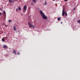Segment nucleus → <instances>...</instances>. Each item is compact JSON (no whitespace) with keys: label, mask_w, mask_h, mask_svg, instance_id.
<instances>
[{"label":"nucleus","mask_w":80,"mask_h":80,"mask_svg":"<svg viewBox=\"0 0 80 80\" xmlns=\"http://www.w3.org/2000/svg\"><path fill=\"white\" fill-rule=\"evenodd\" d=\"M65 2H67V1H68V0H64Z\"/></svg>","instance_id":"obj_20"},{"label":"nucleus","mask_w":80,"mask_h":80,"mask_svg":"<svg viewBox=\"0 0 80 80\" xmlns=\"http://www.w3.org/2000/svg\"><path fill=\"white\" fill-rule=\"evenodd\" d=\"M20 53L19 52H18V55H20Z\"/></svg>","instance_id":"obj_17"},{"label":"nucleus","mask_w":80,"mask_h":80,"mask_svg":"<svg viewBox=\"0 0 80 80\" xmlns=\"http://www.w3.org/2000/svg\"><path fill=\"white\" fill-rule=\"evenodd\" d=\"M16 12H17V11H18V9L17 8L16 9Z\"/></svg>","instance_id":"obj_18"},{"label":"nucleus","mask_w":80,"mask_h":80,"mask_svg":"<svg viewBox=\"0 0 80 80\" xmlns=\"http://www.w3.org/2000/svg\"><path fill=\"white\" fill-rule=\"evenodd\" d=\"M18 32H19V30H18Z\"/></svg>","instance_id":"obj_22"},{"label":"nucleus","mask_w":80,"mask_h":80,"mask_svg":"<svg viewBox=\"0 0 80 80\" xmlns=\"http://www.w3.org/2000/svg\"><path fill=\"white\" fill-rule=\"evenodd\" d=\"M28 25L29 26L30 28L33 27V28H35V26H33V24H32L30 22L28 23Z\"/></svg>","instance_id":"obj_2"},{"label":"nucleus","mask_w":80,"mask_h":80,"mask_svg":"<svg viewBox=\"0 0 80 80\" xmlns=\"http://www.w3.org/2000/svg\"><path fill=\"white\" fill-rule=\"evenodd\" d=\"M27 5H25L23 8V12H25L26 10H27Z\"/></svg>","instance_id":"obj_3"},{"label":"nucleus","mask_w":80,"mask_h":80,"mask_svg":"<svg viewBox=\"0 0 80 80\" xmlns=\"http://www.w3.org/2000/svg\"><path fill=\"white\" fill-rule=\"evenodd\" d=\"M61 20V17H59V18H58V20L59 21V20Z\"/></svg>","instance_id":"obj_11"},{"label":"nucleus","mask_w":80,"mask_h":80,"mask_svg":"<svg viewBox=\"0 0 80 80\" xmlns=\"http://www.w3.org/2000/svg\"><path fill=\"white\" fill-rule=\"evenodd\" d=\"M7 37H3L2 39V40L3 42H5V40H4V39H5V38H6Z\"/></svg>","instance_id":"obj_6"},{"label":"nucleus","mask_w":80,"mask_h":80,"mask_svg":"<svg viewBox=\"0 0 80 80\" xmlns=\"http://www.w3.org/2000/svg\"><path fill=\"white\" fill-rule=\"evenodd\" d=\"M39 12L40 14L41 15L43 19H44V20H47V19L48 18L47 17L46 15H45V14H44L43 12L42 11H40Z\"/></svg>","instance_id":"obj_1"},{"label":"nucleus","mask_w":80,"mask_h":80,"mask_svg":"<svg viewBox=\"0 0 80 80\" xmlns=\"http://www.w3.org/2000/svg\"><path fill=\"white\" fill-rule=\"evenodd\" d=\"M15 0H9V2L10 3H13V2H14Z\"/></svg>","instance_id":"obj_5"},{"label":"nucleus","mask_w":80,"mask_h":80,"mask_svg":"<svg viewBox=\"0 0 80 80\" xmlns=\"http://www.w3.org/2000/svg\"><path fill=\"white\" fill-rule=\"evenodd\" d=\"M2 15V13L0 12V16Z\"/></svg>","instance_id":"obj_19"},{"label":"nucleus","mask_w":80,"mask_h":80,"mask_svg":"<svg viewBox=\"0 0 80 80\" xmlns=\"http://www.w3.org/2000/svg\"><path fill=\"white\" fill-rule=\"evenodd\" d=\"M7 46L6 45H4L3 46V48H7Z\"/></svg>","instance_id":"obj_7"},{"label":"nucleus","mask_w":80,"mask_h":80,"mask_svg":"<svg viewBox=\"0 0 80 80\" xmlns=\"http://www.w3.org/2000/svg\"><path fill=\"white\" fill-rule=\"evenodd\" d=\"M75 9H76V8H74V10H75Z\"/></svg>","instance_id":"obj_21"},{"label":"nucleus","mask_w":80,"mask_h":80,"mask_svg":"<svg viewBox=\"0 0 80 80\" xmlns=\"http://www.w3.org/2000/svg\"><path fill=\"white\" fill-rule=\"evenodd\" d=\"M13 53H14L15 55H17V54H16V51H13Z\"/></svg>","instance_id":"obj_9"},{"label":"nucleus","mask_w":80,"mask_h":80,"mask_svg":"<svg viewBox=\"0 0 80 80\" xmlns=\"http://www.w3.org/2000/svg\"><path fill=\"white\" fill-rule=\"evenodd\" d=\"M47 2H46V1H45V5H47Z\"/></svg>","instance_id":"obj_14"},{"label":"nucleus","mask_w":80,"mask_h":80,"mask_svg":"<svg viewBox=\"0 0 80 80\" xmlns=\"http://www.w3.org/2000/svg\"><path fill=\"white\" fill-rule=\"evenodd\" d=\"M65 16H67V12H66L65 13Z\"/></svg>","instance_id":"obj_15"},{"label":"nucleus","mask_w":80,"mask_h":80,"mask_svg":"<svg viewBox=\"0 0 80 80\" xmlns=\"http://www.w3.org/2000/svg\"><path fill=\"white\" fill-rule=\"evenodd\" d=\"M32 1L34 3H36V0H32Z\"/></svg>","instance_id":"obj_10"},{"label":"nucleus","mask_w":80,"mask_h":80,"mask_svg":"<svg viewBox=\"0 0 80 80\" xmlns=\"http://www.w3.org/2000/svg\"><path fill=\"white\" fill-rule=\"evenodd\" d=\"M19 34H20V32H19Z\"/></svg>","instance_id":"obj_24"},{"label":"nucleus","mask_w":80,"mask_h":80,"mask_svg":"<svg viewBox=\"0 0 80 80\" xmlns=\"http://www.w3.org/2000/svg\"><path fill=\"white\" fill-rule=\"evenodd\" d=\"M53 1H55V0H53Z\"/></svg>","instance_id":"obj_23"},{"label":"nucleus","mask_w":80,"mask_h":80,"mask_svg":"<svg viewBox=\"0 0 80 80\" xmlns=\"http://www.w3.org/2000/svg\"><path fill=\"white\" fill-rule=\"evenodd\" d=\"M3 13L4 14H5V15H6V12H5V11H3Z\"/></svg>","instance_id":"obj_13"},{"label":"nucleus","mask_w":80,"mask_h":80,"mask_svg":"<svg viewBox=\"0 0 80 80\" xmlns=\"http://www.w3.org/2000/svg\"><path fill=\"white\" fill-rule=\"evenodd\" d=\"M18 10H21V8H20V7H18Z\"/></svg>","instance_id":"obj_12"},{"label":"nucleus","mask_w":80,"mask_h":80,"mask_svg":"<svg viewBox=\"0 0 80 80\" xmlns=\"http://www.w3.org/2000/svg\"><path fill=\"white\" fill-rule=\"evenodd\" d=\"M66 12H65V9H63L62 12V16H64V15H65V13Z\"/></svg>","instance_id":"obj_4"},{"label":"nucleus","mask_w":80,"mask_h":80,"mask_svg":"<svg viewBox=\"0 0 80 80\" xmlns=\"http://www.w3.org/2000/svg\"><path fill=\"white\" fill-rule=\"evenodd\" d=\"M15 31V30H17V29H16V27L15 26H14V29H13Z\"/></svg>","instance_id":"obj_8"},{"label":"nucleus","mask_w":80,"mask_h":80,"mask_svg":"<svg viewBox=\"0 0 80 80\" xmlns=\"http://www.w3.org/2000/svg\"><path fill=\"white\" fill-rule=\"evenodd\" d=\"M61 23H62V22H61Z\"/></svg>","instance_id":"obj_25"},{"label":"nucleus","mask_w":80,"mask_h":80,"mask_svg":"<svg viewBox=\"0 0 80 80\" xmlns=\"http://www.w3.org/2000/svg\"><path fill=\"white\" fill-rule=\"evenodd\" d=\"M12 20H9V22H11Z\"/></svg>","instance_id":"obj_16"}]
</instances>
